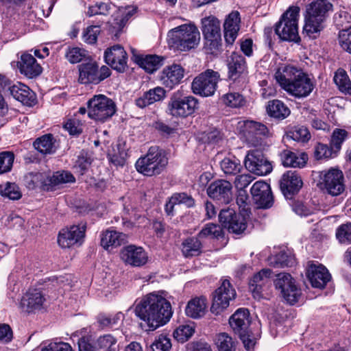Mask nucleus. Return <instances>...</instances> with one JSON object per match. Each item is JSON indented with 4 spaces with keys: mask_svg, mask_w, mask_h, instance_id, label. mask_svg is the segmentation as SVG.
<instances>
[{
    "mask_svg": "<svg viewBox=\"0 0 351 351\" xmlns=\"http://www.w3.org/2000/svg\"><path fill=\"white\" fill-rule=\"evenodd\" d=\"M19 68L21 73L25 75L28 78H34L38 76L42 73V67L29 53H23L21 56L20 61L18 62Z\"/></svg>",
    "mask_w": 351,
    "mask_h": 351,
    "instance_id": "nucleus-28",
    "label": "nucleus"
},
{
    "mask_svg": "<svg viewBox=\"0 0 351 351\" xmlns=\"http://www.w3.org/2000/svg\"><path fill=\"white\" fill-rule=\"evenodd\" d=\"M336 238L340 243H351V222L340 225L336 230Z\"/></svg>",
    "mask_w": 351,
    "mask_h": 351,
    "instance_id": "nucleus-51",
    "label": "nucleus"
},
{
    "mask_svg": "<svg viewBox=\"0 0 351 351\" xmlns=\"http://www.w3.org/2000/svg\"><path fill=\"white\" fill-rule=\"evenodd\" d=\"M287 136L295 141L301 142L308 141L311 138L308 129L304 126L295 127L288 132Z\"/></svg>",
    "mask_w": 351,
    "mask_h": 351,
    "instance_id": "nucleus-57",
    "label": "nucleus"
},
{
    "mask_svg": "<svg viewBox=\"0 0 351 351\" xmlns=\"http://www.w3.org/2000/svg\"><path fill=\"white\" fill-rule=\"evenodd\" d=\"M241 17L238 11L231 12L223 23V36L227 45L232 46L240 29Z\"/></svg>",
    "mask_w": 351,
    "mask_h": 351,
    "instance_id": "nucleus-27",
    "label": "nucleus"
},
{
    "mask_svg": "<svg viewBox=\"0 0 351 351\" xmlns=\"http://www.w3.org/2000/svg\"><path fill=\"white\" fill-rule=\"evenodd\" d=\"M321 184L326 191L332 195L341 194L344 189V177L342 171L338 169L331 168L321 173Z\"/></svg>",
    "mask_w": 351,
    "mask_h": 351,
    "instance_id": "nucleus-15",
    "label": "nucleus"
},
{
    "mask_svg": "<svg viewBox=\"0 0 351 351\" xmlns=\"http://www.w3.org/2000/svg\"><path fill=\"white\" fill-rule=\"evenodd\" d=\"M236 297V291L230 281L224 280L218 289L213 293L211 311L215 314H219L230 305V302Z\"/></svg>",
    "mask_w": 351,
    "mask_h": 351,
    "instance_id": "nucleus-14",
    "label": "nucleus"
},
{
    "mask_svg": "<svg viewBox=\"0 0 351 351\" xmlns=\"http://www.w3.org/2000/svg\"><path fill=\"white\" fill-rule=\"evenodd\" d=\"M206 191L209 197L221 204H229L232 199V185L227 180H215L209 185Z\"/></svg>",
    "mask_w": 351,
    "mask_h": 351,
    "instance_id": "nucleus-19",
    "label": "nucleus"
},
{
    "mask_svg": "<svg viewBox=\"0 0 351 351\" xmlns=\"http://www.w3.org/2000/svg\"><path fill=\"white\" fill-rule=\"evenodd\" d=\"M45 302L46 298L40 290H29L21 298L20 308L23 311L33 313L43 309Z\"/></svg>",
    "mask_w": 351,
    "mask_h": 351,
    "instance_id": "nucleus-20",
    "label": "nucleus"
},
{
    "mask_svg": "<svg viewBox=\"0 0 351 351\" xmlns=\"http://www.w3.org/2000/svg\"><path fill=\"white\" fill-rule=\"evenodd\" d=\"M271 270L263 269L255 274L250 280V289L252 292L253 297L256 300L263 298V292L267 289L271 283Z\"/></svg>",
    "mask_w": 351,
    "mask_h": 351,
    "instance_id": "nucleus-25",
    "label": "nucleus"
},
{
    "mask_svg": "<svg viewBox=\"0 0 351 351\" xmlns=\"http://www.w3.org/2000/svg\"><path fill=\"white\" fill-rule=\"evenodd\" d=\"M134 62L148 73H153L162 64L163 58L156 55L145 56L136 54V50L131 49Z\"/></svg>",
    "mask_w": 351,
    "mask_h": 351,
    "instance_id": "nucleus-32",
    "label": "nucleus"
},
{
    "mask_svg": "<svg viewBox=\"0 0 351 351\" xmlns=\"http://www.w3.org/2000/svg\"><path fill=\"white\" fill-rule=\"evenodd\" d=\"M88 116L96 121L104 122L116 112V105L110 98L104 95H96L87 102Z\"/></svg>",
    "mask_w": 351,
    "mask_h": 351,
    "instance_id": "nucleus-8",
    "label": "nucleus"
},
{
    "mask_svg": "<svg viewBox=\"0 0 351 351\" xmlns=\"http://www.w3.org/2000/svg\"><path fill=\"white\" fill-rule=\"evenodd\" d=\"M78 82L82 84H98L111 75V71L107 66L99 69L95 62L90 61L78 66Z\"/></svg>",
    "mask_w": 351,
    "mask_h": 351,
    "instance_id": "nucleus-11",
    "label": "nucleus"
},
{
    "mask_svg": "<svg viewBox=\"0 0 351 351\" xmlns=\"http://www.w3.org/2000/svg\"><path fill=\"white\" fill-rule=\"evenodd\" d=\"M198 100L193 96H182L181 92L173 93L168 103L169 114L175 117H186L197 108Z\"/></svg>",
    "mask_w": 351,
    "mask_h": 351,
    "instance_id": "nucleus-10",
    "label": "nucleus"
},
{
    "mask_svg": "<svg viewBox=\"0 0 351 351\" xmlns=\"http://www.w3.org/2000/svg\"><path fill=\"white\" fill-rule=\"evenodd\" d=\"M95 345L96 348L101 351H119L117 339L111 334L99 337Z\"/></svg>",
    "mask_w": 351,
    "mask_h": 351,
    "instance_id": "nucleus-41",
    "label": "nucleus"
},
{
    "mask_svg": "<svg viewBox=\"0 0 351 351\" xmlns=\"http://www.w3.org/2000/svg\"><path fill=\"white\" fill-rule=\"evenodd\" d=\"M135 12L136 9L132 6L119 8L114 15V29L121 30Z\"/></svg>",
    "mask_w": 351,
    "mask_h": 351,
    "instance_id": "nucleus-40",
    "label": "nucleus"
},
{
    "mask_svg": "<svg viewBox=\"0 0 351 351\" xmlns=\"http://www.w3.org/2000/svg\"><path fill=\"white\" fill-rule=\"evenodd\" d=\"M99 32L100 27L98 25H91L87 27L83 34L84 41L88 44L95 43Z\"/></svg>",
    "mask_w": 351,
    "mask_h": 351,
    "instance_id": "nucleus-64",
    "label": "nucleus"
},
{
    "mask_svg": "<svg viewBox=\"0 0 351 351\" xmlns=\"http://www.w3.org/2000/svg\"><path fill=\"white\" fill-rule=\"evenodd\" d=\"M274 285L287 303L294 304L298 302L301 295V291L295 285L293 278L289 274H278Z\"/></svg>",
    "mask_w": 351,
    "mask_h": 351,
    "instance_id": "nucleus-13",
    "label": "nucleus"
},
{
    "mask_svg": "<svg viewBox=\"0 0 351 351\" xmlns=\"http://www.w3.org/2000/svg\"><path fill=\"white\" fill-rule=\"evenodd\" d=\"M215 341L219 351H234L235 342L228 333L217 334Z\"/></svg>",
    "mask_w": 351,
    "mask_h": 351,
    "instance_id": "nucleus-44",
    "label": "nucleus"
},
{
    "mask_svg": "<svg viewBox=\"0 0 351 351\" xmlns=\"http://www.w3.org/2000/svg\"><path fill=\"white\" fill-rule=\"evenodd\" d=\"M274 77L282 89L298 99L308 97L315 88V84L308 75L291 64H280Z\"/></svg>",
    "mask_w": 351,
    "mask_h": 351,
    "instance_id": "nucleus-2",
    "label": "nucleus"
},
{
    "mask_svg": "<svg viewBox=\"0 0 351 351\" xmlns=\"http://www.w3.org/2000/svg\"><path fill=\"white\" fill-rule=\"evenodd\" d=\"M171 348L170 339L163 335H160L156 338L151 345L152 351H169Z\"/></svg>",
    "mask_w": 351,
    "mask_h": 351,
    "instance_id": "nucleus-60",
    "label": "nucleus"
},
{
    "mask_svg": "<svg viewBox=\"0 0 351 351\" xmlns=\"http://www.w3.org/2000/svg\"><path fill=\"white\" fill-rule=\"evenodd\" d=\"M184 76V69L178 64L165 66L160 74V81L166 88H173L181 83Z\"/></svg>",
    "mask_w": 351,
    "mask_h": 351,
    "instance_id": "nucleus-22",
    "label": "nucleus"
},
{
    "mask_svg": "<svg viewBox=\"0 0 351 351\" xmlns=\"http://www.w3.org/2000/svg\"><path fill=\"white\" fill-rule=\"evenodd\" d=\"M229 323L234 332L239 335L245 348L247 350L253 348L255 341L251 338L249 330L251 323L249 311L247 308H239L230 317Z\"/></svg>",
    "mask_w": 351,
    "mask_h": 351,
    "instance_id": "nucleus-9",
    "label": "nucleus"
},
{
    "mask_svg": "<svg viewBox=\"0 0 351 351\" xmlns=\"http://www.w3.org/2000/svg\"><path fill=\"white\" fill-rule=\"evenodd\" d=\"M14 155L10 152L0 153V174L9 172L12 167Z\"/></svg>",
    "mask_w": 351,
    "mask_h": 351,
    "instance_id": "nucleus-56",
    "label": "nucleus"
},
{
    "mask_svg": "<svg viewBox=\"0 0 351 351\" xmlns=\"http://www.w3.org/2000/svg\"><path fill=\"white\" fill-rule=\"evenodd\" d=\"M121 260L132 267H141L146 264L148 260L147 253L141 247L133 245L123 247L120 253Z\"/></svg>",
    "mask_w": 351,
    "mask_h": 351,
    "instance_id": "nucleus-21",
    "label": "nucleus"
},
{
    "mask_svg": "<svg viewBox=\"0 0 351 351\" xmlns=\"http://www.w3.org/2000/svg\"><path fill=\"white\" fill-rule=\"evenodd\" d=\"M86 55V50L79 47H72L67 49L65 56L69 62L75 64L82 61Z\"/></svg>",
    "mask_w": 351,
    "mask_h": 351,
    "instance_id": "nucleus-58",
    "label": "nucleus"
},
{
    "mask_svg": "<svg viewBox=\"0 0 351 351\" xmlns=\"http://www.w3.org/2000/svg\"><path fill=\"white\" fill-rule=\"evenodd\" d=\"M223 234V230L219 225L215 223H208L198 233V237L201 239L206 237L219 238Z\"/></svg>",
    "mask_w": 351,
    "mask_h": 351,
    "instance_id": "nucleus-52",
    "label": "nucleus"
},
{
    "mask_svg": "<svg viewBox=\"0 0 351 351\" xmlns=\"http://www.w3.org/2000/svg\"><path fill=\"white\" fill-rule=\"evenodd\" d=\"M198 235L184 239L181 245L182 253L186 258L199 256L202 252L203 245Z\"/></svg>",
    "mask_w": 351,
    "mask_h": 351,
    "instance_id": "nucleus-37",
    "label": "nucleus"
},
{
    "mask_svg": "<svg viewBox=\"0 0 351 351\" xmlns=\"http://www.w3.org/2000/svg\"><path fill=\"white\" fill-rule=\"evenodd\" d=\"M166 96V90L161 86H156L145 92L143 95L136 99L135 104L140 108H144L154 103L162 101Z\"/></svg>",
    "mask_w": 351,
    "mask_h": 351,
    "instance_id": "nucleus-29",
    "label": "nucleus"
},
{
    "mask_svg": "<svg viewBox=\"0 0 351 351\" xmlns=\"http://www.w3.org/2000/svg\"><path fill=\"white\" fill-rule=\"evenodd\" d=\"M204 49L207 53L215 56L218 55L221 51V37L204 38Z\"/></svg>",
    "mask_w": 351,
    "mask_h": 351,
    "instance_id": "nucleus-48",
    "label": "nucleus"
},
{
    "mask_svg": "<svg viewBox=\"0 0 351 351\" xmlns=\"http://www.w3.org/2000/svg\"><path fill=\"white\" fill-rule=\"evenodd\" d=\"M86 226L84 223L73 225L62 229L58 234V242L63 248L70 247L75 244L81 245L85 236Z\"/></svg>",
    "mask_w": 351,
    "mask_h": 351,
    "instance_id": "nucleus-17",
    "label": "nucleus"
},
{
    "mask_svg": "<svg viewBox=\"0 0 351 351\" xmlns=\"http://www.w3.org/2000/svg\"><path fill=\"white\" fill-rule=\"evenodd\" d=\"M266 110L270 117L278 119H284L290 114L289 108L278 99L268 101Z\"/></svg>",
    "mask_w": 351,
    "mask_h": 351,
    "instance_id": "nucleus-39",
    "label": "nucleus"
},
{
    "mask_svg": "<svg viewBox=\"0 0 351 351\" xmlns=\"http://www.w3.org/2000/svg\"><path fill=\"white\" fill-rule=\"evenodd\" d=\"M195 332V326L193 323L183 324L179 326L173 332V337L181 343L188 341Z\"/></svg>",
    "mask_w": 351,
    "mask_h": 351,
    "instance_id": "nucleus-43",
    "label": "nucleus"
},
{
    "mask_svg": "<svg viewBox=\"0 0 351 351\" xmlns=\"http://www.w3.org/2000/svg\"><path fill=\"white\" fill-rule=\"evenodd\" d=\"M200 40V32L193 23L179 25L169 30L167 34L169 45L180 51H188L196 48Z\"/></svg>",
    "mask_w": 351,
    "mask_h": 351,
    "instance_id": "nucleus-3",
    "label": "nucleus"
},
{
    "mask_svg": "<svg viewBox=\"0 0 351 351\" xmlns=\"http://www.w3.org/2000/svg\"><path fill=\"white\" fill-rule=\"evenodd\" d=\"M221 168L226 174L236 175L241 171L242 166L237 158H226L221 162Z\"/></svg>",
    "mask_w": 351,
    "mask_h": 351,
    "instance_id": "nucleus-46",
    "label": "nucleus"
},
{
    "mask_svg": "<svg viewBox=\"0 0 351 351\" xmlns=\"http://www.w3.org/2000/svg\"><path fill=\"white\" fill-rule=\"evenodd\" d=\"M299 12L298 7L291 6L282 15L275 27V32L281 40L295 43L300 40L298 26Z\"/></svg>",
    "mask_w": 351,
    "mask_h": 351,
    "instance_id": "nucleus-7",
    "label": "nucleus"
},
{
    "mask_svg": "<svg viewBox=\"0 0 351 351\" xmlns=\"http://www.w3.org/2000/svg\"><path fill=\"white\" fill-rule=\"evenodd\" d=\"M334 82L341 92L351 94V82L344 70H337L334 76Z\"/></svg>",
    "mask_w": 351,
    "mask_h": 351,
    "instance_id": "nucleus-45",
    "label": "nucleus"
},
{
    "mask_svg": "<svg viewBox=\"0 0 351 351\" xmlns=\"http://www.w3.org/2000/svg\"><path fill=\"white\" fill-rule=\"evenodd\" d=\"M228 77L235 81L247 71L245 59L241 55L232 53L228 60Z\"/></svg>",
    "mask_w": 351,
    "mask_h": 351,
    "instance_id": "nucleus-30",
    "label": "nucleus"
},
{
    "mask_svg": "<svg viewBox=\"0 0 351 351\" xmlns=\"http://www.w3.org/2000/svg\"><path fill=\"white\" fill-rule=\"evenodd\" d=\"M12 97L27 106H32L35 101L34 94L26 85L18 83L9 88Z\"/></svg>",
    "mask_w": 351,
    "mask_h": 351,
    "instance_id": "nucleus-33",
    "label": "nucleus"
},
{
    "mask_svg": "<svg viewBox=\"0 0 351 351\" xmlns=\"http://www.w3.org/2000/svg\"><path fill=\"white\" fill-rule=\"evenodd\" d=\"M270 261L275 267H292L295 263L294 256L285 252H280Z\"/></svg>",
    "mask_w": 351,
    "mask_h": 351,
    "instance_id": "nucleus-47",
    "label": "nucleus"
},
{
    "mask_svg": "<svg viewBox=\"0 0 351 351\" xmlns=\"http://www.w3.org/2000/svg\"><path fill=\"white\" fill-rule=\"evenodd\" d=\"M168 163V158L163 149L157 146L151 147L147 153L139 158L136 162V170L147 176L160 174Z\"/></svg>",
    "mask_w": 351,
    "mask_h": 351,
    "instance_id": "nucleus-4",
    "label": "nucleus"
},
{
    "mask_svg": "<svg viewBox=\"0 0 351 351\" xmlns=\"http://www.w3.org/2000/svg\"><path fill=\"white\" fill-rule=\"evenodd\" d=\"M135 314L154 330L167 324L172 316L171 306L163 296L154 293L144 296L135 307Z\"/></svg>",
    "mask_w": 351,
    "mask_h": 351,
    "instance_id": "nucleus-1",
    "label": "nucleus"
},
{
    "mask_svg": "<svg viewBox=\"0 0 351 351\" xmlns=\"http://www.w3.org/2000/svg\"><path fill=\"white\" fill-rule=\"evenodd\" d=\"M34 147L43 154H51L58 148L56 139L51 134H47L37 138L33 143Z\"/></svg>",
    "mask_w": 351,
    "mask_h": 351,
    "instance_id": "nucleus-35",
    "label": "nucleus"
},
{
    "mask_svg": "<svg viewBox=\"0 0 351 351\" xmlns=\"http://www.w3.org/2000/svg\"><path fill=\"white\" fill-rule=\"evenodd\" d=\"M254 200L262 208H269L273 204L270 186L264 181L256 182L251 188Z\"/></svg>",
    "mask_w": 351,
    "mask_h": 351,
    "instance_id": "nucleus-26",
    "label": "nucleus"
},
{
    "mask_svg": "<svg viewBox=\"0 0 351 351\" xmlns=\"http://www.w3.org/2000/svg\"><path fill=\"white\" fill-rule=\"evenodd\" d=\"M219 79L218 72L207 69L193 79L191 84L193 93L203 97L214 95Z\"/></svg>",
    "mask_w": 351,
    "mask_h": 351,
    "instance_id": "nucleus-12",
    "label": "nucleus"
},
{
    "mask_svg": "<svg viewBox=\"0 0 351 351\" xmlns=\"http://www.w3.org/2000/svg\"><path fill=\"white\" fill-rule=\"evenodd\" d=\"M101 245L108 250L110 247H116L124 243L127 240L126 234L114 230H106L100 235Z\"/></svg>",
    "mask_w": 351,
    "mask_h": 351,
    "instance_id": "nucleus-36",
    "label": "nucleus"
},
{
    "mask_svg": "<svg viewBox=\"0 0 351 351\" xmlns=\"http://www.w3.org/2000/svg\"><path fill=\"white\" fill-rule=\"evenodd\" d=\"M306 276L311 286L319 289H324L331 278L330 274L324 266L314 263L308 265Z\"/></svg>",
    "mask_w": 351,
    "mask_h": 351,
    "instance_id": "nucleus-23",
    "label": "nucleus"
},
{
    "mask_svg": "<svg viewBox=\"0 0 351 351\" xmlns=\"http://www.w3.org/2000/svg\"><path fill=\"white\" fill-rule=\"evenodd\" d=\"M338 42L343 51L351 54V27L339 31Z\"/></svg>",
    "mask_w": 351,
    "mask_h": 351,
    "instance_id": "nucleus-55",
    "label": "nucleus"
},
{
    "mask_svg": "<svg viewBox=\"0 0 351 351\" xmlns=\"http://www.w3.org/2000/svg\"><path fill=\"white\" fill-rule=\"evenodd\" d=\"M244 164L250 172L257 176H265L272 171L271 162L258 150L248 152Z\"/></svg>",
    "mask_w": 351,
    "mask_h": 351,
    "instance_id": "nucleus-16",
    "label": "nucleus"
},
{
    "mask_svg": "<svg viewBox=\"0 0 351 351\" xmlns=\"http://www.w3.org/2000/svg\"><path fill=\"white\" fill-rule=\"evenodd\" d=\"M247 228V223L245 219L243 216H237L233 221L230 222L226 228L230 232H232L236 234H241Z\"/></svg>",
    "mask_w": 351,
    "mask_h": 351,
    "instance_id": "nucleus-61",
    "label": "nucleus"
},
{
    "mask_svg": "<svg viewBox=\"0 0 351 351\" xmlns=\"http://www.w3.org/2000/svg\"><path fill=\"white\" fill-rule=\"evenodd\" d=\"M223 102L228 106L239 108L245 104L243 97L239 93H229L222 97Z\"/></svg>",
    "mask_w": 351,
    "mask_h": 351,
    "instance_id": "nucleus-54",
    "label": "nucleus"
},
{
    "mask_svg": "<svg viewBox=\"0 0 351 351\" xmlns=\"http://www.w3.org/2000/svg\"><path fill=\"white\" fill-rule=\"evenodd\" d=\"M302 180L295 171H287L280 180V186L283 195L287 198H291L302 186Z\"/></svg>",
    "mask_w": 351,
    "mask_h": 351,
    "instance_id": "nucleus-24",
    "label": "nucleus"
},
{
    "mask_svg": "<svg viewBox=\"0 0 351 351\" xmlns=\"http://www.w3.org/2000/svg\"><path fill=\"white\" fill-rule=\"evenodd\" d=\"M1 194L12 200L19 199L22 195L19 187L14 183H7L1 190Z\"/></svg>",
    "mask_w": 351,
    "mask_h": 351,
    "instance_id": "nucleus-62",
    "label": "nucleus"
},
{
    "mask_svg": "<svg viewBox=\"0 0 351 351\" xmlns=\"http://www.w3.org/2000/svg\"><path fill=\"white\" fill-rule=\"evenodd\" d=\"M206 307L207 303L205 297H195L188 302L185 313L189 317L199 319L205 315Z\"/></svg>",
    "mask_w": 351,
    "mask_h": 351,
    "instance_id": "nucleus-34",
    "label": "nucleus"
},
{
    "mask_svg": "<svg viewBox=\"0 0 351 351\" xmlns=\"http://www.w3.org/2000/svg\"><path fill=\"white\" fill-rule=\"evenodd\" d=\"M237 216H241L240 214H237L236 211L231 208L222 209L219 214V219L221 225L226 228L227 226L233 221Z\"/></svg>",
    "mask_w": 351,
    "mask_h": 351,
    "instance_id": "nucleus-63",
    "label": "nucleus"
},
{
    "mask_svg": "<svg viewBox=\"0 0 351 351\" xmlns=\"http://www.w3.org/2000/svg\"><path fill=\"white\" fill-rule=\"evenodd\" d=\"M237 129L249 144L263 149L268 146L266 139L272 136L266 125L252 120L239 121Z\"/></svg>",
    "mask_w": 351,
    "mask_h": 351,
    "instance_id": "nucleus-5",
    "label": "nucleus"
},
{
    "mask_svg": "<svg viewBox=\"0 0 351 351\" xmlns=\"http://www.w3.org/2000/svg\"><path fill=\"white\" fill-rule=\"evenodd\" d=\"M48 184L52 186L60 184L73 183L75 182V178L72 173L69 171H57L49 176L47 179Z\"/></svg>",
    "mask_w": 351,
    "mask_h": 351,
    "instance_id": "nucleus-42",
    "label": "nucleus"
},
{
    "mask_svg": "<svg viewBox=\"0 0 351 351\" xmlns=\"http://www.w3.org/2000/svg\"><path fill=\"white\" fill-rule=\"evenodd\" d=\"M112 6L114 5L110 3H97L94 5L88 8L87 15L88 16H93L97 14L107 15L110 13Z\"/></svg>",
    "mask_w": 351,
    "mask_h": 351,
    "instance_id": "nucleus-59",
    "label": "nucleus"
},
{
    "mask_svg": "<svg viewBox=\"0 0 351 351\" xmlns=\"http://www.w3.org/2000/svg\"><path fill=\"white\" fill-rule=\"evenodd\" d=\"M204 38L218 37L221 35L219 21L214 16H206L201 20Z\"/></svg>",
    "mask_w": 351,
    "mask_h": 351,
    "instance_id": "nucleus-38",
    "label": "nucleus"
},
{
    "mask_svg": "<svg viewBox=\"0 0 351 351\" xmlns=\"http://www.w3.org/2000/svg\"><path fill=\"white\" fill-rule=\"evenodd\" d=\"M337 152L332 147L326 144L318 143L315 149V157L317 160L328 159L335 157Z\"/></svg>",
    "mask_w": 351,
    "mask_h": 351,
    "instance_id": "nucleus-53",
    "label": "nucleus"
},
{
    "mask_svg": "<svg viewBox=\"0 0 351 351\" xmlns=\"http://www.w3.org/2000/svg\"><path fill=\"white\" fill-rule=\"evenodd\" d=\"M283 166L286 167L302 168L305 166L308 160L306 154L295 153L290 150H283L280 154Z\"/></svg>",
    "mask_w": 351,
    "mask_h": 351,
    "instance_id": "nucleus-31",
    "label": "nucleus"
},
{
    "mask_svg": "<svg viewBox=\"0 0 351 351\" xmlns=\"http://www.w3.org/2000/svg\"><path fill=\"white\" fill-rule=\"evenodd\" d=\"M332 4L326 0H317L312 2L306 8V16L304 31L310 37L319 32L322 28L327 12L331 9Z\"/></svg>",
    "mask_w": 351,
    "mask_h": 351,
    "instance_id": "nucleus-6",
    "label": "nucleus"
},
{
    "mask_svg": "<svg viewBox=\"0 0 351 351\" xmlns=\"http://www.w3.org/2000/svg\"><path fill=\"white\" fill-rule=\"evenodd\" d=\"M106 62L119 73H124L128 68V54L120 45L108 48L104 53Z\"/></svg>",
    "mask_w": 351,
    "mask_h": 351,
    "instance_id": "nucleus-18",
    "label": "nucleus"
},
{
    "mask_svg": "<svg viewBox=\"0 0 351 351\" xmlns=\"http://www.w3.org/2000/svg\"><path fill=\"white\" fill-rule=\"evenodd\" d=\"M348 136V133L346 130L336 128L332 132L330 145L332 147V149L338 152L341 149V145L347 138Z\"/></svg>",
    "mask_w": 351,
    "mask_h": 351,
    "instance_id": "nucleus-50",
    "label": "nucleus"
},
{
    "mask_svg": "<svg viewBox=\"0 0 351 351\" xmlns=\"http://www.w3.org/2000/svg\"><path fill=\"white\" fill-rule=\"evenodd\" d=\"M123 314L119 312L114 315L100 314L97 317V322L102 328L112 327L117 325L119 321L123 319Z\"/></svg>",
    "mask_w": 351,
    "mask_h": 351,
    "instance_id": "nucleus-49",
    "label": "nucleus"
}]
</instances>
